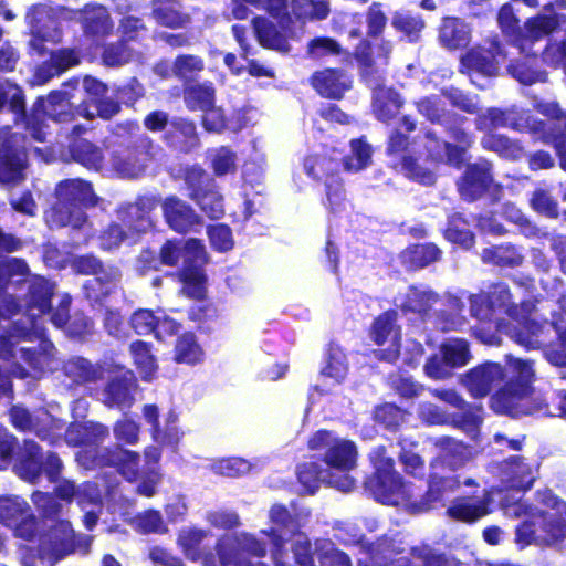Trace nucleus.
<instances>
[{
  "instance_id": "obj_54",
  "label": "nucleus",
  "mask_w": 566,
  "mask_h": 566,
  "mask_svg": "<svg viewBox=\"0 0 566 566\" xmlns=\"http://www.w3.org/2000/svg\"><path fill=\"white\" fill-rule=\"evenodd\" d=\"M557 25V20L552 15H538L534 19H531L525 24V33L521 41L520 48L525 50L524 41L526 40H538L547 34H549Z\"/></svg>"
},
{
  "instance_id": "obj_35",
  "label": "nucleus",
  "mask_w": 566,
  "mask_h": 566,
  "mask_svg": "<svg viewBox=\"0 0 566 566\" xmlns=\"http://www.w3.org/2000/svg\"><path fill=\"white\" fill-rule=\"evenodd\" d=\"M25 153L9 147L0 150V182H18L24 178Z\"/></svg>"
},
{
  "instance_id": "obj_31",
  "label": "nucleus",
  "mask_w": 566,
  "mask_h": 566,
  "mask_svg": "<svg viewBox=\"0 0 566 566\" xmlns=\"http://www.w3.org/2000/svg\"><path fill=\"white\" fill-rule=\"evenodd\" d=\"M494 50L496 53L483 48H474L462 57V65L469 71L492 76L497 72L500 56L497 44H494Z\"/></svg>"
},
{
  "instance_id": "obj_17",
  "label": "nucleus",
  "mask_w": 566,
  "mask_h": 566,
  "mask_svg": "<svg viewBox=\"0 0 566 566\" xmlns=\"http://www.w3.org/2000/svg\"><path fill=\"white\" fill-rule=\"evenodd\" d=\"M31 24L32 39L30 48L42 55L45 51L44 42H56L60 40V31L56 20L53 18L52 9L45 4H39L28 13Z\"/></svg>"
},
{
  "instance_id": "obj_11",
  "label": "nucleus",
  "mask_w": 566,
  "mask_h": 566,
  "mask_svg": "<svg viewBox=\"0 0 566 566\" xmlns=\"http://www.w3.org/2000/svg\"><path fill=\"white\" fill-rule=\"evenodd\" d=\"M14 468L19 476L25 481L35 482L42 470L51 481H54L62 470V462L53 453L46 454L43 460L38 444L27 440L17 453Z\"/></svg>"
},
{
  "instance_id": "obj_21",
  "label": "nucleus",
  "mask_w": 566,
  "mask_h": 566,
  "mask_svg": "<svg viewBox=\"0 0 566 566\" xmlns=\"http://www.w3.org/2000/svg\"><path fill=\"white\" fill-rule=\"evenodd\" d=\"M392 45L388 41H381L377 46V54L374 56L370 46L361 43L356 50V56L361 64V73L368 85H374L375 81L382 80L384 66L387 64Z\"/></svg>"
},
{
  "instance_id": "obj_36",
  "label": "nucleus",
  "mask_w": 566,
  "mask_h": 566,
  "mask_svg": "<svg viewBox=\"0 0 566 566\" xmlns=\"http://www.w3.org/2000/svg\"><path fill=\"white\" fill-rule=\"evenodd\" d=\"M424 138L428 156L433 161H446L455 167L463 163V149L453 147L450 143L441 142L432 132H428Z\"/></svg>"
},
{
  "instance_id": "obj_56",
  "label": "nucleus",
  "mask_w": 566,
  "mask_h": 566,
  "mask_svg": "<svg viewBox=\"0 0 566 566\" xmlns=\"http://www.w3.org/2000/svg\"><path fill=\"white\" fill-rule=\"evenodd\" d=\"M8 104L14 114V120L24 116V99L22 91L14 84L9 82L0 83V108Z\"/></svg>"
},
{
  "instance_id": "obj_49",
  "label": "nucleus",
  "mask_w": 566,
  "mask_h": 566,
  "mask_svg": "<svg viewBox=\"0 0 566 566\" xmlns=\"http://www.w3.org/2000/svg\"><path fill=\"white\" fill-rule=\"evenodd\" d=\"M185 102L190 111H203L214 103V88L208 84L191 85L185 91Z\"/></svg>"
},
{
  "instance_id": "obj_15",
  "label": "nucleus",
  "mask_w": 566,
  "mask_h": 566,
  "mask_svg": "<svg viewBox=\"0 0 566 566\" xmlns=\"http://www.w3.org/2000/svg\"><path fill=\"white\" fill-rule=\"evenodd\" d=\"M244 553H250L254 556H263L265 548L263 544L256 541L253 536L243 534L238 538H223L218 544V555L220 566H260L254 565L244 557ZM205 566H217L210 559H205Z\"/></svg>"
},
{
  "instance_id": "obj_34",
  "label": "nucleus",
  "mask_w": 566,
  "mask_h": 566,
  "mask_svg": "<svg viewBox=\"0 0 566 566\" xmlns=\"http://www.w3.org/2000/svg\"><path fill=\"white\" fill-rule=\"evenodd\" d=\"M380 83L375 81L369 86L374 91V112L378 119L386 122L398 114L402 102L396 92L382 87Z\"/></svg>"
},
{
  "instance_id": "obj_53",
  "label": "nucleus",
  "mask_w": 566,
  "mask_h": 566,
  "mask_svg": "<svg viewBox=\"0 0 566 566\" xmlns=\"http://www.w3.org/2000/svg\"><path fill=\"white\" fill-rule=\"evenodd\" d=\"M352 155L345 157L344 169L350 172L366 168L371 161V148L361 139L353 140L350 144Z\"/></svg>"
},
{
  "instance_id": "obj_58",
  "label": "nucleus",
  "mask_w": 566,
  "mask_h": 566,
  "mask_svg": "<svg viewBox=\"0 0 566 566\" xmlns=\"http://www.w3.org/2000/svg\"><path fill=\"white\" fill-rule=\"evenodd\" d=\"M437 295L430 291L411 289L407 295V301L402 306L407 311L426 314L432 305L437 303Z\"/></svg>"
},
{
  "instance_id": "obj_27",
  "label": "nucleus",
  "mask_w": 566,
  "mask_h": 566,
  "mask_svg": "<svg viewBox=\"0 0 566 566\" xmlns=\"http://www.w3.org/2000/svg\"><path fill=\"white\" fill-rule=\"evenodd\" d=\"M135 380L129 370L122 371L120 376L112 380L102 394V401L108 407L128 408L134 398L132 395Z\"/></svg>"
},
{
  "instance_id": "obj_60",
  "label": "nucleus",
  "mask_w": 566,
  "mask_h": 566,
  "mask_svg": "<svg viewBox=\"0 0 566 566\" xmlns=\"http://www.w3.org/2000/svg\"><path fill=\"white\" fill-rule=\"evenodd\" d=\"M193 199L199 203L202 211L212 219H219L223 212L222 196L216 190H208L203 193L196 192Z\"/></svg>"
},
{
  "instance_id": "obj_61",
  "label": "nucleus",
  "mask_w": 566,
  "mask_h": 566,
  "mask_svg": "<svg viewBox=\"0 0 566 566\" xmlns=\"http://www.w3.org/2000/svg\"><path fill=\"white\" fill-rule=\"evenodd\" d=\"M482 145L484 148L496 151L504 157L517 158L522 154V148L518 145L501 135L484 136Z\"/></svg>"
},
{
  "instance_id": "obj_59",
  "label": "nucleus",
  "mask_w": 566,
  "mask_h": 566,
  "mask_svg": "<svg viewBox=\"0 0 566 566\" xmlns=\"http://www.w3.org/2000/svg\"><path fill=\"white\" fill-rule=\"evenodd\" d=\"M526 126L535 134H542L546 143H553L560 158V166L566 170V135H553L546 133V125L543 122L527 118Z\"/></svg>"
},
{
  "instance_id": "obj_62",
  "label": "nucleus",
  "mask_w": 566,
  "mask_h": 566,
  "mask_svg": "<svg viewBox=\"0 0 566 566\" xmlns=\"http://www.w3.org/2000/svg\"><path fill=\"white\" fill-rule=\"evenodd\" d=\"M401 169L408 178L426 186L432 185L436 180L433 171L419 165L411 156H403Z\"/></svg>"
},
{
  "instance_id": "obj_42",
  "label": "nucleus",
  "mask_w": 566,
  "mask_h": 566,
  "mask_svg": "<svg viewBox=\"0 0 566 566\" xmlns=\"http://www.w3.org/2000/svg\"><path fill=\"white\" fill-rule=\"evenodd\" d=\"M73 268L78 273L95 275L96 277L90 281V284L92 285L95 282L101 283L102 285L104 283H113L119 277V272L117 269H111L108 272H105L102 270L99 261L92 255L76 259L73 263Z\"/></svg>"
},
{
  "instance_id": "obj_7",
  "label": "nucleus",
  "mask_w": 566,
  "mask_h": 566,
  "mask_svg": "<svg viewBox=\"0 0 566 566\" xmlns=\"http://www.w3.org/2000/svg\"><path fill=\"white\" fill-rule=\"evenodd\" d=\"M270 521L273 524L271 531L266 534L274 546L272 551L273 559L277 566L281 565L280 554L284 543L294 537L293 551L296 562L300 566H314V560L310 552V543L304 534L296 533L300 523L295 522L285 507L273 505L270 510Z\"/></svg>"
},
{
  "instance_id": "obj_29",
  "label": "nucleus",
  "mask_w": 566,
  "mask_h": 566,
  "mask_svg": "<svg viewBox=\"0 0 566 566\" xmlns=\"http://www.w3.org/2000/svg\"><path fill=\"white\" fill-rule=\"evenodd\" d=\"M459 485L460 482L455 476L432 473L426 496L423 501L416 503L415 510L418 512L429 510L434 503L442 501L447 494L454 492Z\"/></svg>"
},
{
  "instance_id": "obj_26",
  "label": "nucleus",
  "mask_w": 566,
  "mask_h": 566,
  "mask_svg": "<svg viewBox=\"0 0 566 566\" xmlns=\"http://www.w3.org/2000/svg\"><path fill=\"white\" fill-rule=\"evenodd\" d=\"M163 212L169 227L177 232H187L199 223V217L195 211L176 197L164 201Z\"/></svg>"
},
{
  "instance_id": "obj_1",
  "label": "nucleus",
  "mask_w": 566,
  "mask_h": 566,
  "mask_svg": "<svg viewBox=\"0 0 566 566\" xmlns=\"http://www.w3.org/2000/svg\"><path fill=\"white\" fill-rule=\"evenodd\" d=\"M511 294L503 285H496L490 294L480 293L471 296V313L480 321L491 319L496 307H507L506 313L523 324V331L518 332L514 337L516 342L527 348H534L545 344L542 338L544 334L555 332L559 336L560 345L566 349V329L556 323L544 322L542 324L530 319L528 316L534 310V305L530 302L522 303L521 306L510 305Z\"/></svg>"
},
{
  "instance_id": "obj_10",
  "label": "nucleus",
  "mask_w": 566,
  "mask_h": 566,
  "mask_svg": "<svg viewBox=\"0 0 566 566\" xmlns=\"http://www.w3.org/2000/svg\"><path fill=\"white\" fill-rule=\"evenodd\" d=\"M357 451L355 444L338 438L325 453V463L329 467L328 484L343 492H349L355 485L349 471L356 465Z\"/></svg>"
},
{
  "instance_id": "obj_13",
  "label": "nucleus",
  "mask_w": 566,
  "mask_h": 566,
  "mask_svg": "<svg viewBox=\"0 0 566 566\" xmlns=\"http://www.w3.org/2000/svg\"><path fill=\"white\" fill-rule=\"evenodd\" d=\"M306 174L316 180L325 182L327 188V200L332 211L340 207L344 201V189L336 176L338 163L326 155H311L304 161Z\"/></svg>"
},
{
  "instance_id": "obj_5",
  "label": "nucleus",
  "mask_w": 566,
  "mask_h": 566,
  "mask_svg": "<svg viewBox=\"0 0 566 566\" xmlns=\"http://www.w3.org/2000/svg\"><path fill=\"white\" fill-rule=\"evenodd\" d=\"M375 474L367 482L374 497L387 505L416 506L412 502L413 490L411 485L403 483L399 473L394 470V460L386 453L385 448H378L371 455Z\"/></svg>"
},
{
  "instance_id": "obj_24",
  "label": "nucleus",
  "mask_w": 566,
  "mask_h": 566,
  "mask_svg": "<svg viewBox=\"0 0 566 566\" xmlns=\"http://www.w3.org/2000/svg\"><path fill=\"white\" fill-rule=\"evenodd\" d=\"M60 14L65 19L81 21L85 31L94 35H105L113 29L108 12L102 6L86 7L82 11L62 9Z\"/></svg>"
},
{
  "instance_id": "obj_52",
  "label": "nucleus",
  "mask_w": 566,
  "mask_h": 566,
  "mask_svg": "<svg viewBox=\"0 0 566 566\" xmlns=\"http://www.w3.org/2000/svg\"><path fill=\"white\" fill-rule=\"evenodd\" d=\"M324 377L332 378L340 382L347 374V361L343 349L336 345H331L327 354V361L322 370Z\"/></svg>"
},
{
  "instance_id": "obj_46",
  "label": "nucleus",
  "mask_w": 566,
  "mask_h": 566,
  "mask_svg": "<svg viewBox=\"0 0 566 566\" xmlns=\"http://www.w3.org/2000/svg\"><path fill=\"white\" fill-rule=\"evenodd\" d=\"M210 166L216 176L234 174L238 167L237 154L229 147H217L208 151Z\"/></svg>"
},
{
  "instance_id": "obj_22",
  "label": "nucleus",
  "mask_w": 566,
  "mask_h": 566,
  "mask_svg": "<svg viewBox=\"0 0 566 566\" xmlns=\"http://www.w3.org/2000/svg\"><path fill=\"white\" fill-rule=\"evenodd\" d=\"M396 318V312H386L376 318L371 328V338L377 345L389 344V347L382 354V358L388 361L395 360L399 355L400 335L395 324Z\"/></svg>"
},
{
  "instance_id": "obj_4",
  "label": "nucleus",
  "mask_w": 566,
  "mask_h": 566,
  "mask_svg": "<svg viewBox=\"0 0 566 566\" xmlns=\"http://www.w3.org/2000/svg\"><path fill=\"white\" fill-rule=\"evenodd\" d=\"M56 205L45 214L50 227L83 228L87 219L80 206H93L96 202L91 184L82 179L64 180L56 187Z\"/></svg>"
},
{
  "instance_id": "obj_45",
  "label": "nucleus",
  "mask_w": 566,
  "mask_h": 566,
  "mask_svg": "<svg viewBox=\"0 0 566 566\" xmlns=\"http://www.w3.org/2000/svg\"><path fill=\"white\" fill-rule=\"evenodd\" d=\"M292 12L301 20H324L331 12L327 0H292Z\"/></svg>"
},
{
  "instance_id": "obj_57",
  "label": "nucleus",
  "mask_w": 566,
  "mask_h": 566,
  "mask_svg": "<svg viewBox=\"0 0 566 566\" xmlns=\"http://www.w3.org/2000/svg\"><path fill=\"white\" fill-rule=\"evenodd\" d=\"M482 259L500 266H517L522 263L523 256L514 248L501 245L485 249Z\"/></svg>"
},
{
  "instance_id": "obj_47",
  "label": "nucleus",
  "mask_w": 566,
  "mask_h": 566,
  "mask_svg": "<svg viewBox=\"0 0 566 566\" xmlns=\"http://www.w3.org/2000/svg\"><path fill=\"white\" fill-rule=\"evenodd\" d=\"M172 146L186 153L197 147L199 139L193 123L185 119H178L172 123Z\"/></svg>"
},
{
  "instance_id": "obj_40",
  "label": "nucleus",
  "mask_w": 566,
  "mask_h": 566,
  "mask_svg": "<svg viewBox=\"0 0 566 566\" xmlns=\"http://www.w3.org/2000/svg\"><path fill=\"white\" fill-rule=\"evenodd\" d=\"M253 27L259 42L263 46L284 53L290 51L286 34L279 32L272 22L256 18L253 20Z\"/></svg>"
},
{
  "instance_id": "obj_64",
  "label": "nucleus",
  "mask_w": 566,
  "mask_h": 566,
  "mask_svg": "<svg viewBox=\"0 0 566 566\" xmlns=\"http://www.w3.org/2000/svg\"><path fill=\"white\" fill-rule=\"evenodd\" d=\"M392 25L398 31L405 33L410 41H417L424 23L419 17L396 13L392 18Z\"/></svg>"
},
{
  "instance_id": "obj_12",
  "label": "nucleus",
  "mask_w": 566,
  "mask_h": 566,
  "mask_svg": "<svg viewBox=\"0 0 566 566\" xmlns=\"http://www.w3.org/2000/svg\"><path fill=\"white\" fill-rule=\"evenodd\" d=\"M440 354L432 356L424 365V371L430 378H449L452 369L467 365L471 359L468 342L460 338L444 342L440 346Z\"/></svg>"
},
{
  "instance_id": "obj_50",
  "label": "nucleus",
  "mask_w": 566,
  "mask_h": 566,
  "mask_svg": "<svg viewBox=\"0 0 566 566\" xmlns=\"http://www.w3.org/2000/svg\"><path fill=\"white\" fill-rule=\"evenodd\" d=\"M130 352L143 379L150 380L156 373L157 365L148 345L143 340H136L130 345Z\"/></svg>"
},
{
  "instance_id": "obj_19",
  "label": "nucleus",
  "mask_w": 566,
  "mask_h": 566,
  "mask_svg": "<svg viewBox=\"0 0 566 566\" xmlns=\"http://www.w3.org/2000/svg\"><path fill=\"white\" fill-rule=\"evenodd\" d=\"M492 501L488 491H484L481 496L457 497L447 509V515L459 522L474 523L491 513Z\"/></svg>"
},
{
  "instance_id": "obj_63",
  "label": "nucleus",
  "mask_w": 566,
  "mask_h": 566,
  "mask_svg": "<svg viewBox=\"0 0 566 566\" xmlns=\"http://www.w3.org/2000/svg\"><path fill=\"white\" fill-rule=\"evenodd\" d=\"M112 165L117 175L123 178L138 177L145 168V165L130 153L123 156H115Z\"/></svg>"
},
{
  "instance_id": "obj_14",
  "label": "nucleus",
  "mask_w": 566,
  "mask_h": 566,
  "mask_svg": "<svg viewBox=\"0 0 566 566\" xmlns=\"http://www.w3.org/2000/svg\"><path fill=\"white\" fill-rule=\"evenodd\" d=\"M69 109L70 102L65 93H52L46 98L39 101L27 122V129L35 140L43 142L46 136L44 117L48 116L56 122H64L70 116Z\"/></svg>"
},
{
  "instance_id": "obj_30",
  "label": "nucleus",
  "mask_w": 566,
  "mask_h": 566,
  "mask_svg": "<svg viewBox=\"0 0 566 566\" xmlns=\"http://www.w3.org/2000/svg\"><path fill=\"white\" fill-rule=\"evenodd\" d=\"M439 455L436 465L447 467L451 471L462 468L470 458L469 449L461 442L451 438H441L437 442Z\"/></svg>"
},
{
  "instance_id": "obj_3",
  "label": "nucleus",
  "mask_w": 566,
  "mask_h": 566,
  "mask_svg": "<svg viewBox=\"0 0 566 566\" xmlns=\"http://www.w3.org/2000/svg\"><path fill=\"white\" fill-rule=\"evenodd\" d=\"M182 261L179 274L182 283L181 292L192 298H202L206 293V276L200 265L206 262V251L197 239L187 241H167L160 250V263L176 266Z\"/></svg>"
},
{
  "instance_id": "obj_43",
  "label": "nucleus",
  "mask_w": 566,
  "mask_h": 566,
  "mask_svg": "<svg viewBox=\"0 0 566 566\" xmlns=\"http://www.w3.org/2000/svg\"><path fill=\"white\" fill-rule=\"evenodd\" d=\"M64 373L75 382L94 381L104 374L102 366H93L88 360L82 357H73L64 364Z\"/></svg>"
},
{
  "instance_id": "obj_23",
  "label": "nucleus",
  "mask_w": 566,
  "mask_h": 566,
  "mask_svg": "<svg viewBox=\"0 0 566 566\" xmlns=\"http://www.w3.org/2000/svg\"><path fill=\"white\" fill-rule=\"evenodd\" d=\"M432 396L462 411L458 421L460 427L474 437L482 422V408L479 405L468 406L464 399L453 389H433Z\"/></svg>"
},
{
  "instance_id": "obj_18",
  "label": "nucleus",
  "mask_w": 566,
  "mask_h": 566,
  "mask_svg": "<svg viewBox=\"0 0 566 566\" xmlns=\"http://www.w3.org/2000/svg\"><path fill=\"white\" fill-rule=\"evenodd\" d=\"M538 465L514 455L497 465L501 483L507 489L525 491L532 488L537 478Z\"/></svg>"
},
{
  "instance_id": "obj_44",
  "label": "nucleus",
  "mask_w": 566,
  "mask_h": 566,
  "mask_svg": "<svg viewBox=\"0 0 566 566\" xmlns=\"http://www.w3.org/2000/svg\"><path fill=\"white\" fill-rule=\"evenodd\" d=\"M154 18L166 27H182L188 22V17L179 11V4L175 0H155Z\"/></svg>"
},
{
  "instance_id": "obj_9",
  "label": "nucleus",
  "mask_w": 566,
  "mask_h": 566,
  "mask_svg": "<svg viewBox=\"0 0 566 566\" xmlns=\"http://www.w3.org/2000/svg\"><path fill=\"white\" fill-rule=\"evenodd\" d=\"M151 205L149 201L140 200L120 210L119 219L129 229V233L123 230L122 226L113 223L99 235L101 248L104 250L117 249L134 232L147 231L151 227V221L148 217Z\"/></svg>"
},
{
  "instance_id": "obj_33",
  "label": "nucleus",
  "mask_w": 566,
  "mask_h": 566,
  "mask_svg": "<svg viewBox=\"0 0 566 566\" xmlns=\"http://www.w3.org/2000/svg\"><path fill=\"white\" fill-rule=\"evenodd\" d=\"M12 424L22 431H34L42 439L48 438L45 426L49 424L52 419L46 411H39L35 415H31L27 409L15 406L10 412Z\"/></svg>"
},
{
  "instance_id": "obj_28",
  "label": "nucleus",
  "mask_w": 566,
  "mask_h": 566,
  "mask_svg": "<svg viewBox=\"0 0 566 566\" xmlns=\"http://www.w3.org/2000/svg\"><path fill=\"white\" fill-rule=\"evenodd\" d=\"M492 175L489 164L469 166L465 176L459 184L461 195L468 200H474L481 196L491 185Z\"/></svg>"
},
{
  "instance_id": "obj_37",
  "label": "nucleus",
  "mask_w": 566,
  "mask_h": 566,
  "mask_svg": "<svg viewBox=\"0 0 566 566\" xmlns=\"http://www.w3.org/2000/svg\"><path fill=\"white\" fill-rule=\"evenodd\" d=\"M19 352L21 359L28 364L34 377L44 370L54 369V347L51 343L41 342L40 350L22 347Z\"/></svg>"
},
{
  "instance_id": "obj_20",
  "label": "nucleus",
  "mask_w": 566,
  "mask_h": 566,
  "mask_svg": "<svg viewBox=\"0 0 566 566\" xmlns=\"http://www.w3.org/2000/svg\"><path fill=\"white\" fill-rule=\"evenodd\" d=\"M503 369L501 365L495 363H486L478 366L462 376L461 382L475 398L485 397L493 385L503 378Z\"/></svg>"
},
{
  "instance_id": "obj_25",
  "label": "nucleus",
  "mask_w": 566,
  "mask_h": 566,
  "mask_svg": "<svg viewBox=\"0 0 566 566\" xmlns=\"http://www.w3.org/2000/svg\"><path fill=\"white\" fill-rule=\"evenodd\" d=\"M143 415L148 424L151 426L153 439L166 446H175L180 440L182 433L177 428V416L175 412H169L166 418V426L163 429L159 423V411L155 405H146L143 409Z\"/></svg>"
},
{
  "instance_id": "obj_2",
  "label": "nucleus",
  "mask_w": 566,
  "mask_h": 566,
  "mask_svg": "<svg viewBox=\"0 0 566 566\" xmlns=\"http://www.w3.org/2000/svg\"><path fill=\"white\" fill-rule=\"evenodd\" d=\"M544 506L541 514H532L516 530V539L524 545H555L566 537V503L556 497L551 490L538 492Z\"/></svg>"
},
{
  "instance_id": "obj_51",
  "label": "nucleus",
  "mask_w": 566,
  "mask_h": 566,
  "mask_svg": "<svg viewBox=\"0 0 566 566\" xmlns=\"http://www.w3.org/2000/svg\"><path fill=\"white\" fill-rule=\"evenodd\" d=\"M203 352L190 333L184 334L176 344L175 360L182 364H197L202 360Z\"/></svg>"
},
{
  "instance_id": "obj_41",
  "label": "nucleus",
  "mask_w": 566,
  "mask_h": 566,
  "mask_svg": "<svg viewBox=\"0 0 566 566\" xmlns=\"http://www.w3.org/2000/svg\"><path fill=\"white\" fill-rule=\"evenodd\" d=\"M107 433V428L99 423H74L67 429L65 439L73 446L93 444Z\"/></svg>"
},
{
  "instance_id": "obj_55",
  "label": "nucleus",
  "mask_w": 566,
  "mask_h": 566,
  "mask_svg": "<svg viewBox=\"0 0 566 566\" xmlns=\"http://www.w3.org/2000/svg\"><path fill=\"white\" fill-rule=\"evenodd\" d=\"M297 475L304 488L310 493H314L318 488L319 482H325L328 484V480L331 479V470L321 469L316 463H306L298 468Z\"/></svg>"
},
{
  "instance_id": "obj_8",
  "label": "nucleus",
  "mask_w": 566,
  "mask_h": 566,
  "mask_svg": "<svg viewBox=\"0 0 566 566\" xmlns=\"http://www.w3.org/2000/svg\"><path fill=\"white\" fill-rule=\"evenodd\" d=\"M75 548L74 531L69 521L61 520L40 539L39 557L31 549H21L22 566H53Z\"/></svg>"
},
{
  "instance_id": "obj_39",
  "label": "nucleus",
  "mask_w": 566,
  "mask_h": 566,
  "mask_svg": "<svg viewBox=\"0 0 566 566\" xmlns=\"http://www.w3.org/2000/svg\"><path fill=\"white\" fill-rule=\"evenodd\" d=\"M80 59L73 50H61L51 55V65H42L35 73V82L43 84L56 74L78 64Z\"/></svg>"
},
{
  "instance_id": "obj_32",
  "label": "nucleus",
  "mask_w": 566,
  "mask_h": 566,
  "mask_svg": "<svg viewBox=\"0 0 566 566\" xmlns=\"http://www.w3.org/2000/svg\"><path fill=\"white\" fill-rule=\"evenodd\" d=\"M312 83L321 95L332 98L342 97L350 84L345 74L331 69L317 72Z\"/></svg>"
},
{
  "instance_id": "obj_6",
  "label": "nucleus",
  "mask_w": 566,
  "mask_h": 566,
  "mask_svg": "<svg viewBox=\"0 0 566 566\" xmlns=\"http://www.w3.org/2000/svg\"><path fill=\"white\" fill-rule=\"evenodd\" d=\"M509 363L518 380L507 382L500 391L492 397V408L499 413L520 416L531 413L532 388L530 381L534 376L532 364L518 358H509Z\"/></svg>"
},
{
  "instance_id": "obj_38",
  "label": "nucleus",
  "mask_w": 566,
  "mask_h": 566,
  "mask_svg": "<svg viewBox=\"0 0 566 566\" xmlns=\"http://www.w3.org/2000/svg\"><path fill=\"white\" fill-rule=\"evenodd\" d=\"M439 39L449 49L462 48L470 41V29L460 19L446 18L440 28Z\"/></svg>"
},
{
  "instance_id": "obj_16",
  "label": "nucleus",
  "mask_w": 566,
  "mask_h": 566,
  "mask_svg": "<svg viewBox=\"0 0 566 566\" xmlns=\"http://www.w3.org/2000/svg\"><path fill=\"white\" fill-rule=\"evenodd\" d=\"M53 289V284L43 277L35 276L30 281L27 300V316L30 327H23L19 331L20 336H28L31 333L38 336L42 335V329L38 326L35 319L41 317L49 308Z\"/></svg>"
},
{
  "instance_id": "obj_48",
  "label": "nucleus",
  "mask_w": 566,
  "mask_h": 566,
  "mask_svg": "<svg viewBox=\"0 0 566 566\" xmlns=\"http://www.w3.org/2000/svg\"><path fill=\"white\" fill-rule=\"evenodd\" d=\"M30 512L28 503L19 496H0V523L13 526Z\"/></svg>"
}]
</instances>
